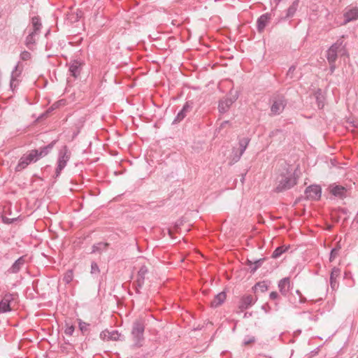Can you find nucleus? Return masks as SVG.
<instances>
[{"mask_svg":"<svg viewBox=\"0 0 358 358\" xmlns=\"http://www.w3.org/2000/svg\"><path fill=\"white\" fill-rule=\"evenodd\" d=\"M57 141H52L48 145L41 147L39 149H34L23 155L20 158L15 168L16 172H20L26 169L29 164L37 162L40 159L48 155L54 148Z\"/></svg>","mask_w":358,"mask_h":358,"instance_id":"1","label":"nucleus"},{"mask_svg":"<svg viewBox=\"0 0 358 358\" xmlns=\"http://www.w3.org/2000/svg\"><path fill=\"white\" fill-rule=\"evenodd\" d=\"M297 179L294 173L289 169L282 171L277 178V186L275 189L276 192H282L293 187Z\"/></svg>","mask_w":358,"mask_h":358,"instance_id":"2","label":"nucleus"},{"mask_svg":"<svg viewBox=\"0 0 358 358\" xmlns=\"http://www.w3.org/2000/svg\"><path fill=\"white\" fill-rule=\"evenodd\" d=\"M145 327V321L143 318H138L133 322L131 336L134 346H142V343L144 341Z\"/></svg>","mask_w":358,"mask_h":358,"instance_id":"3","label":"nucleus"},{"mask_svg":"<svg viewBox=\"0 0 358 358\" xmlns=\"http://www.w3.org/2000/svg\"><path fill=\"white\" fill-rule=\"evenodd\" d=\"M70 159V153L66 145L63 146L59 151L57 166L55 170V178H58L62 171L66 167Z\"/></svg>","mask_w":358,"mask_h":358,"instance_id":"4","label":"nucleus"},{"mask_svg":"<svg viewBox=\"0 0 358 358\" xmlns=\"http://www.w3.org/2000/svg\"><path fill=\"white\" fill-rule=\"evenodd\" d=\"M272 101L273 103L271 106L272 114L275 115L280 114L287 105L285 96L282 94H275L272 97Z\"/></svg>","mask_w":358,"mask_h":358,"instance_id":"5","label":"nucleus"},{"mask_svg":"<svg viewBox=\"0 0 358 358\" xmlns=\"http://www.w3.org/2000/svg\"><path fill=\"white\" fill-rule=\"evenodd\" d=\"M306 199L308 200H318L321 197L322 189L320 185H312L305 189Z\"/></svg>","mask_w":358,"mask_h":358,"instance_id":"6","label":"nucleus"},{"mask_svg":"<svg viewBox=\"0 0 358 358\" xmlns=\"http://www.w3.org/2000/svg\"><path fill=\"white\" fill-rule=\"evenodd\" d=\"M14 294L6 293L0 301V313H6L11 310L10 303L13 301Z\"/></svg>","mask_w":358,"mask_h":358,"instance_id":"7","label":"nucleus"},{"mask_svg":"<svg viewBox=\"0 0 358 358\" xmlns=\"http://www.w3.org/2000/svg\"><path fill=\"white\" fill-rule=\"evenodd\" d=\"M257 298L253 295H243L239 301L238 308L241 310L250 308L257 301Z\"/></svg>","mask_w":358,"mask_h":358,"instance_id":"8","label":"nucleus"},{"mask_svg":"<svg viewBox=\"0 0 358 358\" xmlns=\"http://www.w3.org/2000/svg\"><path fill=\"white\" fill-rule=\"evenodd\" d=\"M344 38L345 36H342L330 47L340 55H344L347 53L346 43L344 42Z\"/></svg>","mask_w":358,"mask_h":358,"instance_id":"9","label":"nucleus"},{"mask_svg":"<svg viewBox=\"0 0 358 358\" xmlns=\"http://www.w3.org/2000/svg\"><path fill=\"white\" fill-rule=\"evenodd\" d=\"M192 108H193V102L192 101L185 102L182 110L180 112H178L176 117L173 120V124H176V123L182 121L187 115V113L188 112H189Z\"/></svg>","mask_w":358,"mask_h":358,"instance_id":"10","label":"nucleus"},{"mask_svg":"<svg viewBox=\"0 0 358 358\" xmlns=\"http://www.w3.org/2000/svg\"><path fill=\"white\" fill-rule=\"evenodd\" d=\"M343 24L357 20L358 19V7H352L345 10L343 14Z\"/></svg>","mask_w":358,"mask_h":358,"instance_id":"11","label":"nucleus"},{"mask_svg":"<svg viewBox=\"0 0 358 358\" xmlns=\"http://www.w3.org/2000/svg\"><path fill=\"white\" fill-rule=\"evenodd\" d=\"M271 19V14L266 13L262 15L257 20V29L259 33L264 31Z\"/></svg>","mask_w":358,"mask_h":358,"instance_id":"12","label":"nucleus"},{"mask_svg":"<svg viewBox=\"0 0 358 358\" xmlns=\"http://www.w3.org/2000/svg\"><path fill=\"white\" fill-rule=\"evenodd\" d=\"M22 74V69H13L11 73V78L10 81V88L14 92L15 88L20 83V80L18 78L20 77Z\"/></svg>","mask_w":358,"mask_h":358,"instance_id":"13","label":"nucleus"},{"mask_svg":"<svg viewBox=\"0 0 358 358\" xmlns=\"http://www.w3.org/2000/svg\"><path fill=\"white\" fill-rule=\"evenodd\" d=\"M341 270L338 267H334L331 269V272L330 273V286L332 290H336L338 287V283L337 282V278L340 275Z\"/></svg>","mask_w":358,"mask_h":358,"instance_id":"14","label":"nucleus"},{"mask_svg":"<svg viewBox=\"0 0 358 358\" xmlns=\"http://www.w3.org/2000/svg\"><path fill=\"white\" fill-rule=\"evenodd\" d=\"M226 299V293L224 292H221L217 294L213 299L210 302V306L212 308H217L222 305Z\"/></svg>","mask_w":358,"mask_h":358,"instance_id":"15","label":"nucleus"},{"mask_svg":"<svg viewBox=\"0 0 358 358\" xmlns=\"http://www.w3.org/2000/svg\"><path fill=\"white\" fill-rule=\"evenodd\" d=\"M25 260L23 257H19L13 265L8 268V272L10 273H17L22 266L24 264Z\"/></svg>","mask_w":358,"mask_h":358,"instance_id":"16","label":"nucleus"},{"mask_svg":"<svg viewBox=\"0 0 358 358\" xmlns=\"http://www.w3.org/2000/svg\"><path fill=\"white\" fill-rule=\"evenodd\" d=\"M330 188H331L330 192L334 196H335L336 197H340V198H343L345 196L347 189L343 186L334 185V186L330 187Z\"/></svg>","mask_w":358,"mask_h":358,"instance_id":"17","label":"nucleus"},{"mask_svg":"<svg viewBox=\"0 0 358 358\" xmlns=\"http://www.w3.org/2000/svg\"><path fill=\"white\" fill-rule=\"evenodd\" d=\"M290 282L288 278L281 279L278 282V288L282 295H287L289 290Z\"/></svg>","mask_w":358,"mask_h":358,"instance_id":"18","label":"nucleus"},{"mask_svg":"<svg viewBox=\"0 0 358 358\" xmlns=\"http://www.w3.org/2000/svg\"><path fill=\"white\" fill-rule=\"evenodd\" d=\"M148 273V268L145 265H142L138 271L137 280L138 281V287H143L145 282L146 274Z\"/></svg>","mask_w":358,"mask_h":358,"instance_id":"19","label":"nucleus"},{"mask_svg":"<svg viewBox=\"0 0 358 358\" xmlns=\"http://www.w3.org/2000/svg\"><path fill=\"white\" fill-rule=\"evenodd\" d=\"M232 103L226 98H223L220 100L218 104V110L221 113H224L227 112Z\"/></svg>","mask_w":358,"mask_h":358,"instance_id":"20","label":"nucleus"},{"mask_svg":"<svg viewBox=\"0 0 358 358\" xmlns=\"http://www.w3.org/2000/svg\"><path fill=\"white\" fill-rule=\"evenodd\" d=\"M299 0H294L286 11L285 19L292 17L299 6Z\"/></svg>","mask_w":358,"mask_h":358,"instance_id":"21","label":"nucleus"},{"mask_svg":"<svg viewBox=\"0 0 358 358\" xmlns=\"http://www.w3.org/2000/svg\"><path fill=\"white\" fill-rule=\"evenodd\" d=\"M120 334L117 331H103L101 333L100 336L101 338H106L110 341H117L119 339Z\"/></svg>","mask_w":358,"mask_h":358,"instance_id":"22","label":"nucleus"},{"mask_svg":"<svg viewBox=\"0 0 358 358\" xmlns=\"http://www.w3.org/2000/svg\"><path fill=\"white\" fill-rule=\"evenodd\" d=\"M243 155V154H241V151H239L238 149H237L236 148H233L231 154L229 157V164L231 165L238 162L241 159Z\"/></svg>","mask_w":358,"mask_h":358,"instance_id":"23","label":"nucleus"},{"mask_svg":"<svg viewBox=\"0 0 358 358\" xmlns=\"http://www.w3.org/2000/svg\"><path fill=\"white\" fill-rule=\"evenodd\" d=\"M250 142V138L248 137L240 138L238 139V150L241 154H243Z\"/></svg>","mask_w":358,"mask_h":358,"instance_id":"24","label":"nucleus"},{"mask_svg":"<svg viewBox=\"0 0 358 358\" xmlns=\"http://www.w3.org/2000/svg\"><path fill=\"white\" fill-rule=\"evenodd\" d=\"M338 54L333 50V48H329L327 51V58L329 62L331 67H334V64L336 62Z\"/></svg>","mask_w":358,"mask_h":358,"instance_id":"25","label":"nucleus"},{"mask_svg":"<svg viewBox=\"0 0 358 358\" xmlns=\"http://www.w3.org/2000/svg\"><path fill=\"white\" fill-rule=\"evenodd\" d=\"M315 96L316 102L319 108H322L324 106V96L322 94V92L320 89H318L315 93Z\"/></svg>","mask_w":358,"mask_h":358,"instance_id":"26","label":"nucleus"},{"mask_svg":"<svg viewBox=\"0 0 358 358\" xmlns=\"http://www.w3.org/2000/svg\"><path fill=\"white\" fill-rule=\"evenodd\" d=\"M31 23H32V26H33L32 32H34V33L38 34L40 33L41 29L42 27V24H41V20H40L39 17L35 16V17H32Z\"/></svg>","mask_w":358,"mask_h":358,"instance_id":"27","label":"nucleus"},{"mask_svg":"<svg viewBox=\"0 0 358 358\" xmlns=\"http://www.w3.org/2000/svg\"><path fill=\"white\" fill-rule=\"evenodd\" d=\"M108 244L107 243L100 242L92 245V253L99 252L101 253L106 250Z\"/></svg>","mask_w":358,"mask_h":358,"instance_id":"28","label":"nucleus"},{"mask_svg":"<svg viewBox=\"0 0 358 358\" xmlns=\"http://www.w3.org/2000/svg\"><path fill=\"white\" fill-rule=\"evenodd\" d=\"M268 284L265 281L259 282L252 287L254 292L259 290L261 292H265L268 289Z\"/></svg>","mask_w":358,"mask_h":358,"instance_id":"29","label":"nucleus"},{"mask_svg":"<svg viewBox=\"0 0 358 358\" xmlns=\"http://www.w3.org/2000/svg\"><path fill=\"white\" fill-rule=\"evenodd\" d=\"M38 35V34H36L34 32H31L26 38L25 43L26 45L31 48L32 45H34L36 43V36Z\"/></svg>","mask_w":358,"mask_h":358,"instance_id":"30","label":"nucleus"},{"mask_svg":"<svg viewBox=\"0 0 358 358\" xmlns=\"http://www.w3.org/2000/svg\"><path fill=\"white\" fill-rule=\"evenodd\" d=\"M288 248L289 247H285V248L284 246L278 247L273 252L271 257L273 258V259L278 258L279 257H280L284 252H285L288 250Z\"/></svg>","mask_w":358,"mask_h":358,"instance_id":"31","label":"nucleus"},{"mask_svg":"<svg viewBox=\"0 0 358 358\" xmlns=\"http://www.w3.org/2000/svg\"><path fill=\"white\" fill-rule=\"evenodd\" d=\"M238 96L239 92L234 91V89H231L226 98L233 104L238 99Z\"/></svg>","mask_w":358,"mask_h":358,"instance_id":"32","label":"nucleus"},{"mask_svg":"<svg viewBox=\"0 0 358 358\" xmlns=\"http://www.w3.org/2000/svg\"><path fill=\"white\" fill-rule=\"evenodd\" d=\"M266 260V258H261L258 259L254 260V266L251 267V273H255V271L262 266L264 262Z\"/></svg>","mask_w":358,"mask_h":358,"instance_id":"33","label":"nucleus"},{"mask_svg":"<svg viewBox=\"0 0 358 358\" xmlns=\"http://www.w3.org/2000/svg\"><path fill=\"white\" fill-rule=\"evenodd\" d=\"M73 278V273L72 270H69L67 272L64 274V276L63 278V281L66 284L70 283Z\"/></svg>","mask_w":358,"mask_h":358,"instance_id":"34","label":"nucleus"},{"mask_svg":"<svg viewBox=\"0 0 358 358\" xmlns=\"http://www.w3.org/2000/svg\"><path fill=\"white\" fill-rule=\"evenodd\" d=\"M339 250H340V247L334 248L331 250L330 255H329V261L330 262H333L336 259V257H337V255L338 254Z\"/></svg>","mask_w":358,"mask_h":358,"instance_id":"35","label":"nucleus"},{"mask_svg":"<svg viewBox=\"0 0 358 358\" xmlns=\"http://www.w3.org/2000/svg\"><path fill=\"white\" fill-rule=\"evenodd\" d=\"M89 326H90V324L88 323H86V322L82 321L81 320H79L78 327H79L80 330L83 333L85 332L88 329Z\"/></svg>","mask_w":358,"mask_h":358,"instance_id":"36","label":"nucleus"},{"mask_svg":"<svg viewBox=\"0 0 358 358\" xmlns=\"http://www.w3.org/2000/svg\"><path fill=\"white\" fill-rule=\"evenodd\" d=\"M255 341V337L253 336H245L243 343L244 345H248L250 343H252Z\"/></svg>","mask_w":358,"mask_h":358,"instance_id":"37","label":"nucleus"},{"mask_svg":"<svg viewBox=\"0 0 358 358\" xmlns=\"http://www.w3.org/2000/svg\"><path fill=\"white\" fill-rule=\"evenodd\" d=\"M99 272H100V270H99L98 264L96 262H92V264H91V271H90V273L92 274H99Z\"/></svg>","mask_w":358,"mask_h":358,"instance_id":"38","label":"nucleus"},{"mask_svg":"<svg viewBox=\"0 0 358 358\" xmlns=\"http://www.w3.org/2000/svg\"><path fill=\"white\" fill-rule=\"evenodd\" d=\"M80 70L81 69H69L70 76L74 77L75 78H78V76L80 75Z\"/></svg>","mask_w":358,"mask_h":358,"instance_id":"39","label":"nucleus"},{"mask_svg":"<svg viewBox=\"0 0 358 358\" xmlns=\"http://www.w3.org/2000/svg\"><path fill=\"white\" fill-rule=\"evenodd\" d=\"M75 330V327L73 325H66L64 333L66 335L72 336Z\"/></svg>","mask_w":358,"mask_h":358,"instance_id":"40","label":"nucleus"},{"mask_svg":"<svg viewBox=\"0 0 358 358\" xmlns=\"http://www.w3.org/2000/svg\"><path fill=\"white\" fill-rule=\"evenodd\" d=\"M1 220L4 224H10L15 222L17 220V218H8L7 217L2 216Z\"/></svg>","mask_w":358,"mask_h":358,"instance_id":"41","label":"nucleus"},{"mask_svg":"<svg viewBox=\"0 0 358 358\" xmlns=\"http://www.w3.org/2000/svg\"><path fill=\"white\" fill-rule=\"evenodd\" d=\"M30 57H31V54L27 51H23L20 54V59L23 61H27L30 59Z\"/></svg>","mask_w":358,"mask_h":358,"instance_id":"42","label":"nucleus"},{"mask_svg":"<svg viewBox=\"0 0 358 358\" xmlns=\"http://www.w3.org/2000/svg\"><path fill=\"white\" fill-rule=\"evenodd\" d=\"M296 293L299 296L300 303H303L306 301V299L302 295L299 290H296Z\"/></svg>","mask_w":358,"mask_h":358,"instance_id":"43","label":"nucleus"},{"mask_svg":"<svg viewBox=\"0 0 358 358\" xmlns=\"http://www.w3.org/2000/svg\"><path fill=\"white\" fill-rule=\"evenodd\" d=\"M271 299L274 300L278 297V294L276 292H271L269 294Z\"/></svg>","mask_w":358,"mask_h":358,"instance_id":"44","label":"nucleus"},{"mask_svg":"<svg viewBox=\"0 0 358 358\" xmlns=\"http://www.w3.org/2000/svg\"><path fill=\"white\" fill-rule=\"evenodd\" d=\"M262 309L264 310L265 313H268L271 308L268 304H264L262 306Z\"/></svg>","mask_w":358,"mask_h":358,"instance_id":"45","label":"nucleus"},{"mask_svg":"<svg viewBox=\"0 0 358 358\" xmlns=\"http://www.w3.org/2000/svg\"><path fill=\"white\" fill-rule=\"evenodd\" d=\"M246 264L249 266L250 270L251 271V267L254 266V261L250 259H247Z\"/></svg>","mask_w":358,"mask_h":358,"instance_id":"46","label":"nucleus"},{"mask_svg":"<svg viewBox=\"0 0 358 358\" xmlns=\"http://www.w3.org/2000/svg\"><path fill=\"white\" fill-rule=\"evenodd\" d=\"M81 65H82L81 63H79L78 62H75L74 63L72 64V65L70 67L77 68V67H80Z\"/></svg>","mask_w":358,"mask_h":358,"instance_id":"47","label":"nucleus"},{"mask_svg":"<svg viewBox=\"0 0 358 358\" xmlns=\"http://www.w3.org/2000/svg\"><path fill=\"white\" fill-rule=\"evenodd\" d=\"M182 221L178 220L175 222L174 226L176 228H179L180 227V225L182 224Z\"/></svg>","mask_w":358,"mask_h":358,"instance_id":"48","label":"nucleus"},{"mask_svg":"<svg viewBox=\"0 0 358 358\" xmlns=\"http://www.w3.org/2000/svg\"><path fill=\"white\" fill-rule=\"evenodd\" d=\"M134 289H141L143 287H138V281L136 280L133 285Z\"/></svg>","mask_w":358,"mask_h":358,"instance_id":"49","label":"nucleus"},{"mask_svg":"<svg viewBox=\"0 0 358 358\" xmlns=\"http://www.w3.org/2000/svg\"><path fill=\"white\" fill-rule=\"evenodd\" d=\"M252 315V313H249V312H246L245 314H244V318H248V317H250Z\"/></svg>","mask_w":358,"mask_h":358,"instance_id":"50","label":"nucleus"},{"mask_svg":"<svg viewBox=\"0 0 358 358\" xmlns=\"http://www.w3.org/2000/svg\"><path fill=\"white\" fill-rule=\"evenodd\" d=\"M245 175H246V173L244 174H242V176H241V181L242 183L244 182Z\"/></svg>","mask_w":358,"mask_h":358,"instance_id":"51","label":"nucleus"},{"mask_svg":"<svg viewBox=\"0 0 358 358\" xmlns=\"http://www.w3.org/2000/svg\"><path fill=\"white\" fill-rule=\"evenodd\" d=\"M167 232H168V234H169L171 237H172V234H172V230H171V229H167Z\"/></svg>","mask_w":358,"mask_h":358,"instance_id":"52","label":"nucleus"},{"mask_svg":"<svg viewBox=\"0 0 358 358\" xmlns=\"http://www.w3.org/2000/svg\"><path fill=\"white\" fill-rule=\"evenodd\" d=\"M229 123V121H224L222 123L221 127H224L225 124H227Z\"/></svg>","mask_w":358,"mask_h":358,"instance_id":"53","label":"nucleus"},{"mask_svg":"<svg viewBox=\"0 0 358 358\" xmlns=\"http://www.w3.org/2000/svg\"><path fill=\"white\" fill-rule=\"evenodd\" d=\"M140 289H135V291H136V292L137 294H140V293H141Z\"/></svg>","mask_w":358,"mask_h":358,"instance_id":"54","label":"nucleus"},{"mask_svg":"<svg viewBox=\"0 0 358 358\" xmlns=\"http://www.w3.org/2000/svg\"><path fill=\"white\" fill-rule=\"evenodd\" d=\"M355 221L358 223V212L355 217Z\"/></svg>","mask_w":358,"mask_h":358,"instance_id":"55","label":"nucleus"},{"mask_svg":"<svg viewBox=\"0 0 358 358\" xmlns=\"http://www.w3.org/2000/svg\"><path fill=\"white\" fill-rule=\"evenodd\" d=\"M349 274H350V273H349ZM348 273L345 272V278H347V277H348Z\"/></svg>","mask_w":358,"mask_h":358,"instance_id":"56","label":"nucleus"},{"mask_svg":"<svg viewBox=\"0 0 358 358\" xmlns=\"http://www.w3.org/2000/svg\"><path fill=\"white\" fill-rule=\"evenodd\" d=\"M276 3H278L281 0H273Z\"/></svg>","mask_w":358,"mask_h":358,"instance_id":"57","label":"nucleus"},{"mask_svg":"<svg viewBox=\"0 0 358 358\" xmlns=\"http://www.w3.org/2000/svg\"><path fill=\"white\" fill-rule=\"evenodd\" d=\"M334 69H334V68L330 69V70H331V73H332L334 72Z\"/></svg>","mask_w":358,"mask_h":358,"instance_id":"58","label":"nucleus"},{"mask_svg":"<svg viewBox=\"0 0 358 358\" xmlns=\"http://www.w3.org/2000/svg\"><path fill=\"white\" fill-rule=\"evenodd\" d=\"M19 65H20V64L18 63L15 67L17 68V67H19Z\"/></svg>","mask_w":358,"mask_h":358,"instance_id":"59","label":"nucleus"},{"mask_svg":"<svg viewBox=\"0 0 358 358\" xmlns=\"http://www.w3.org/2000/svg\"><path fill=\"white\" fill-rule=\"evenodd\" d=\"M357 358H358V357H357Z\"/></svg>","mask_w":358,"mask_h":358,"instance_id":"60","label":"nucleus"}]
</instances>
